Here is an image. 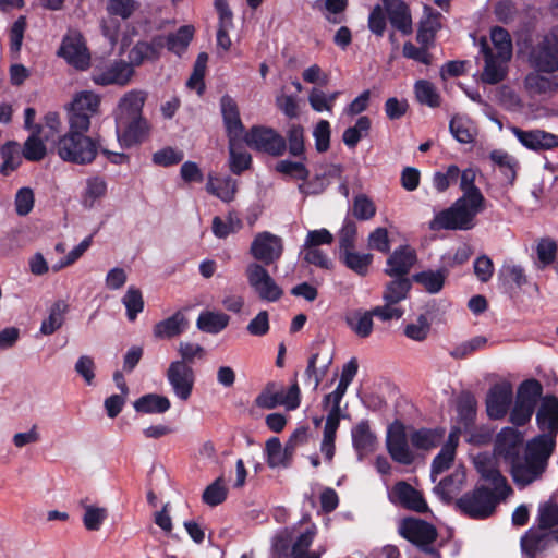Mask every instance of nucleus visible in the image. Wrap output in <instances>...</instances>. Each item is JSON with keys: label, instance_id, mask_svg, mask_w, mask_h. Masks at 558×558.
<instances>
[{"label": "nucleus", "instance_id": "48", "mask_svg": "<svg viewBox=\"0 0 558 558\" xmlns=\"http://www.w3.org/2000/svg\"><path fill=\"white\" fill-rule=\"evenodd\" d=\"M229 140V151H230V170L240 174L251 166V155L242 148L244 140Z\"/></svg>", "mask_w": 558, "mask_h": 558}, {"label": "nucleus", "instance_id": "26", "mask_svg": "<svg viewBox=\"0 0 558 558\" xmlns=\"http://www.w3.org/2000/svg\"><path fill=\"white\" fill-rule=\"evenodd\" d=\"M415 262V251L408 245L400 246L388 257L385 274L390 277H404Z\"/></svg>", "mask_w": 558, "mask_h": 558}, {"label": "nucleus", "instance_id": "17", "mask_svg": "<svg viewBox=\"0 0 558 558\" xmlns=\"http://www.w3.org/2000/svg\"><path fill=\"white\" fill-rule=\"evenodd\" d=\"M536 423L542 432L541 436H548L551 440V449L555 444V436L558 432V398L545 396L536 412Z\"/></svg>", "mask_w": 558, "mask_h": 558}, {"label": "nucleus", "instance_id": "50", "mask_svg": "<svg viewBox=\"0 0 558 558\" xmlns=\"http://www.w3.org/2000/svg\"><path fill=\"white\" fill-rule=\"evenodd\" d=\"M194 36V27L185 25L180 27L175 33L163 36L166 38L165 46L169 51L180 56L185 51Z\"/></svg>", "mask_w": 558, "mask_h": 558}, {"label": "nucleus", "instance_id": "16", "mask_svg": "<svg viewBox=\"0 0 558 558\" xmlns=\"http://www.w3.org/2000/svg\"><path fill=\"white\" fill-rule=\"evenodd\" d=\"M513 388L509 381L494 385L486 397V411L490 418H502L512 401Z\"/></svg>", "mask_w": 558, "mask_h": 558}, {"label": "nucleus", "instance_id": "1", "mask_svg": "<svg viewBox=\"0 0 558 558\" xmlns=\"http://www.w3.org/2000/svg\"><path fill=\"white\" fill-rule=\"evenodd\" d=\"M474 465L482 478L494 486V492L477 487L471 494L461 497L458 500V506L470 517L483 519L489 517L497 504L510 495L512 490L497 468L496 457L478 453L474 457Z\"/></svg>", "mask_w": 558, "mask_h": 558}, {"label": "nucleus", "instance_id": "5", "mask_svg": "<svg viewBox=\"0 0 558 558\" xmlns=\"http://www.w3.org/2000/svg\"><path fill=\"white\" fill-rule=\"evenodd\" d=\"M142 9L138 0H107L106 12L108 19L100 21L101 34L111 43L116 44L120 34L121 23L118 19L126 21L135 17Z\"/></svg>", "mask_w": 558, "mask_h": 558}, {"label": "nucleus", "instance_id": "47", "mask_svg": "<svg viewBox=\"0 0 558 558\" xmlns=\"http://www.w3.org/2000/svg\"><path fill=\"white\" fill-rule=\"evenodd\" d=\"M68 304L64 301H57L49 310V315L41 322L40 332L45 336L54 333L64 323V315Z\"/></svg>", "mask_w": 558, "mask_h": 558}, {"label": "nucleus", "instance_id": "53", "mask_svg": "<svg viewBox=\"0 0 558 558\" xmlns=\"http://www.w3.org/2000/svg\"><path fill=\"white\" fill-rule=\"evenodd\" d=\"M444 430L440 429H420L411 435L413 447L422 450H429L441 444Z\"/></svg>", "mask_w": 558, "mask_h": 558}, {"label": "nucleus", "instance_id": "62", "mask_svg": "<svg viewBox=\"0 0 558 558\" xmlns=\"http://www.w3.org/2000/svg\"><path fill=\"white\" fill-rule=\"evenodd\" d=\"M92 243H93V238L90 235L85 238L84 240H82L76 246H74L66 254V256L64 258H62L59 262H57L56 264H53L51 266V270L53 272H58L71 265H73L74 263H76L86 253V251L90 247Z\"/></svg>", "mask_w": 558, "mask_h": 558}, {"label": "nucleus", "instance_id": "21", "mask_svg": "<svg viewBox=\"0 0 558 558\" xmlns=\"http://www.w3.org/2000/svg\"><path fill=\"white\" fill-rule=\"evenodd\" d=\"M523 437L517 429L512 427H505L497 435L495 456L504 458L505 461L510 462L519 457Z\"/></svg>", "mask_w": 558, "mask_h": 558}, {"label": "nucleus", "instance_id": "36", "mask_svg": "<svg viewBox=\"0 0 558 558\" xmlns=\"http://www.w3.org/2000/svg\"><path fill=\"white\" fill-rule=\"evenodd\" d=\"M134 410L144 414H163L170 407L171 402L168 397L158 393H146L133 403Z\"/></svg>", "mask_w": 558, "mask_h": 558}, {"label": "nucleus", "instance_id": "15", "mask_svg": "<svg viewBox=\"0 0 558 558\" xmlns=\"http://www.w3.org/2000/svg\"><path fill=\"white\" fill-rule=\"evenodd\" d=\"M511 132L519 143L530 150L541 151L558 147V135L544 130H521L513 126Z\"/></svg>", "mask_w": 558, "mask_h": 558}, {"label": "nucleus", "instance_id": "7", "mask_svg": "<svg viewBox=\"0 0 558 558\" xmlns=\"http://www.w3.org/2000/svg\"><path fill=\"white\" fill-rule=\"evenodd\" d=\"M247 283L253 292L264 302H277L283 294V290L270 276L266 267L252 262L245 268Z\"/></svg>", "mask_w": 558, "mask_h": 558}, {"label": "nucleus", "instance_id": "6", "mask_svg": "<svg viewBox=\"0 0 558 558\" xmlns=\"http://www.w3.org/2000/svg\"><path fill=\"white\" fill-rule=\"evenodd\" d=\"M100 96L92 90H82L73 96L68 106L69 128L88 130L90 118L99 111Z\"/></svg>", "mask_w": 558, "mask_h": 558}, {"label": "nucleus", "instance_id": "58", "mask_svg": "<svg viewBox=\"0 0 558 558\" xmlns=\"http://www.w3.org/2000/svg\"><path fill=\"white\" fill-rule=\"evenodd\" d=\"M371 120L366 116L360 117L353 126L348 128L342 135L343 143L353 148L357 143L368 134Z\"/></svg>", "mask_w": 558, "mask_h": 558}, {"label": "nucleus", "instance_id": "30", "mask_svg": "<svg viewBox=\"0 0 558 558\" xmlns=\"http://www.w3.org/2000/svg\"><path fill=\"white\" fill-rule=\"evenodd\" d=\"M459 444V430L452 429L448 435L447 441L444 444L440 452L434 458L432 463V480L436 481V476L444 473L450 468L456 457V449Z\"/></svg>", "mask_w": 558, "mask_h": 558}, {"label": "nucleus", "instance_id": "44", "mask_svg": "<svg viewBox=\"0 0 558 558\" xmlns=\"http://www.w3.org/2000/svg\"><path fill=\"white\" fill-rule=\"evenodd\" d=\"M425 17L420 24L416 39L425 47H429L433 41L437 29L440 27L439 14L430 12V8L425 7Z\"/></svg>", "mask_w": 558, "mask_h": 558}, {"label": "nucleus", "instance_id": "9", "mask_svg": "<svg viewBox=\"0 0 558 558\" xmlns=\"http://www.w3.org/2000/svg\"><path fill=\"white\" fill-rule=\"evenodd\" d=\"M166 377L175 398L183 402L191 398L195 385L192 366L183 361H173L167 369Z\"/></svg>", "mask_w": 558, "mask_h": 558}, {"label": "nucleus", "instance_id": "40", "mask_svg": "<svg viewBox=\"0 0 558 558\" xmlns=\"http://www.w3.org/2000/svg\"><path fill=\"white\" fill-rule=\"evenodd\" d=\"M541 72H531L524 80L525 88L533 95L550 96L558 90V80L547 77Z\"/></svg>", "mask_w": 558, "mask_h": 558}, {"label": "nucleus", "instance_id": "45", "mask_svg": "<svg viewBox=\"0 0 558 558\" xmlns=\"http://www.w3.org/2000/svg\"><path fill=\"white\" fill-rule=\"evenodd\" d=\"M339 256L349 269L360 276L367 275L369 266L373 262V255L371 253H360L354 248L344 251L340 253Z\"/></svg>", "mask_w": 558, "mask_h": 558}, {"label": "nucleus", "instance_id": "42", "mask_svg": "<svg viewBox=\"0 0 558 558\" xmlns=\"http://www.w3.org/2000/svg\"><path fill=\"white\" fill-rule=\"evenodd\" d=\"M62 122L58 113L48 112L41 124L35 125L33 132L44 142L56 143L59 141Z\"/></svg>", "mask_w": 558, "mask_h": 558}, {"label": "nucleus", "instance_id": "19", "mask_svg": "<svg viewBox=\"0 0 558 558\" xmlns=\"http://www.w3.org/2000/svg\"><path fill=\"white\" fill-rule=\"evenodd\" d=\"M133 66L124 61H116L109 65L97 69L93 74V82L97 85H126L133 76Z\"/></svg>", "mask_w": 558, "mask_h": 558}, {"label": "nucleus", "instance_id": "27", "mask_svg": "<svg viewBox=\"0 0 558 558\" xmlns=\"http://www.w3.org/2000/svg\"><path fill=\"white\" fill-rule=\"evenodd\" d=\"M146 100V93L132 89L125 93L119 100L116 111V122L143 118L142 110Z\"/></svg>", "mask_w": 558, "mask_h": 558}, {"label": "nucleus", "instance_id": "18", "mask_svg": "<svg viewBox=\"0 0 558 558\" xmlns=\"http://www.w3.org/2000/svg\"><path fill=\"white\" fill-rule=\"evenodd\" d=\"M529 62L537 72L553 73L558 70V48L547 43L546 36L532 48Z\"/></svg>", "mask_w": 558, "mask_h": 558}, {"label": "nucleus", "instance_id": "34", "mask_svg": "<svg viewBox=\"0 0 558 558\" xmlns=\"http://www.w3.org/2000/svg\"><path fill=\"white\" fill-rule=\"evenodd\" d=\"M82 523L86 531L98 532L109 517V510L105 506L82 501Z\"/></svg>", "mask_w": 558, "mask_h": 558}, {"label": "nucleus", "instance_id": "10", "mask_svg": "<svg viewBox=\"0 0 558 558\" xmlns=\"http://www.w3.org/2000/svg\"><path fill=\"white\" fill-rule=\"evenodd\" d=\"M283 253V240L271 232L257 233L250 246V254L264 266L276 263Z\"/></svg>", "mask_w": 558, "mask_h": 558}, {"label": "nucleus", "instance_id": "52", "mask_svg": "<svg viewBox=\"0 0 558 558\" xmlns=\"http://www.w3.org/2000/svg\"><path fill=\"white\" fill-rule=\"evenodd\" d=\"M241 228L242 220L235 213H229L225 218L216 216L213 219V233L219 239H225Z\"/></svg>", "mask_w": 558, "mask_h": 558}, {"label": "nucleus", "instance_id": "63", "mask_svg": "<svg viewBox=\"0 0 558 558\" xmlns=\"http://www.w3.org/2000/svg\"><path fill=\"white\" fill-rule=\"evenodd\" d=\"M227 495L228 488L226 482L222 477H218L206 487L202 498L206 505L215 507L223 502L227 498Z\"/></svg>", "mask_w": 558, "mask_h": 558}, {"label": "nucleus", "instance_id": "37", "mask_svg": "<svg viewBox=\"0 0 558 558\" xmlns=\"http://www.w3.org/2000/svg\"><path fill=\"white\" fill-rule=\"evenodd\" d=\"M230 322V317L220 311H203L197 317V328L206 333L217 335L221 332Z\"/></svg>", "mask_w": 558, "mask_h": 558}, {"label": "nucleus", "instance_id": "28", "mask_svg": "<svg viewBox=\"0 0 558 558\" xmlns=\"http://www.w3.org/2000/svg\"><path fill=\"white\" fill-rule=\"evenodd\" d=\"M108 183L104 177H88L80 194V202L83 208L93 209L106 197Z\"/></svg>", "mask_w": 558, "mask_h": 558}, {"label": "nucleus", "instance_id": "39", "mask_svg": "<svg viewBox=\"0 0 558 558\" xmlns=\"http://www.w3.org/2000/svg\"><path fill=\"white\" fill-rule=\"evenodd\" d=\"M448 277V269L441 267L440 269H427L417 272L413 276L416 283L421 284L425 291L430 294L439 293Z\"/></svg>", "mask_w": 558, "mask_h": 558}, {"label": "nucleus", "instance_id": "4", "mask_svg": "<svg viewBox=\"0 0 558 558\" xmlns=\"http://www.w3.org/2000/svg\"><path fill=\"white\" fill-rule=\"evenodd\" d=\"M87 131L70 128L69 132L57 142L58 156L68 162L90 163L96 158L97 147L94 141L85 135Z\"/></svg>", "mask_w": 558, "mask_h": 558}, {"label": "nucleus", "instance_id": "24", "mask_svg": "<svg viewBox=\"0 0 558 558\" xmlns=\"http://www.w3.org/2000/svg\"><path fill=\"white\" fill-rule=\"evenodd\" d=\"M351 436L353 448L360 460L377 449L378 440L376 433L372 429L367 421H361L353 426Z\"/></svg>", "mask_w": 558, "mask_h": 558}, {"label": "nucleus", "instance_id": "54", "mask_svg": "<svg viewBox=\"0 0 558 558\" xmlns=\"http://www.w3.org/2000/svg\"><path fill=\"white\" fill-rule=\"evenodd\" d=\"M1 157L3 159V163L0 168V172L3 175H8L10 172L19 168L22 162L23 153L16 142H8L1 148Z\"/></svg>", "mask_w": 558, "mask_h": 558}, {"label": "nucleus", "instance_id": "33", "mask_svg": "<svg viewBox=\"0 0 558 558\" xmlns=\"http://www.w3.org/2000/svg\"><path fill=\"white\" fill-rule=\"evenodd\" d=\"M390 23L403 34L412 32V20L408 7L401 0H383Z\"/></svg>", "mask_w": 558, "mask_h": 558}, {"label": "nucleus", "instance_id": "46", "mask_svg": "<svg viewBox=\"0 0 558 558\" xmlns=\"http://www.w3.org/2000/svg\"><path fill=\"white\" fill-rule=\"evenodd\" d=\"M492 50L496 57L506 59L512 58V39L509 32L500 26H495L490 29Z\"/></svg>", "mask_w": 558, "mask_h": 558}, {"label": "nucleus", "instance_id": "56", "mask_svg": "<svg viewBox=\"0 0 558 558\" xmlns=\"http://www.w3.org/2000/svg\"><path fill=\"white\" fill-rule=\"evenodd\" d=\"M490 160L499 167L504 177L510 183L514 181L519 162L513 156L501 149H496L490 153Z\"/></svg>", "mask_w": 558, "mask_h": 558}, {"label": "nucleus", "instance_id": "2", "mask_svg": "<svg viewBox=\"0 0 558 558\" xmlns=\"http://www.w3.org/2000/svg\"><path fill=\"white\" fill-rule=\"evenodd\" d=\"M551 453V440L548 436H537L526 447L524 457L509 462L514 483L525 487L541 477Z\"/></svg>", "mask_w": 558, "mask_h": 558}, {"label": "nucleus", "instance_id": "55", "mask_svg": "<svg viewBox=\"0 0 558 558\" xmlns=\"http://www.w3.org/2000/svg\"><path fill=\"white\" fill-rule=\"evenodd\" d=\"M411 281L405 277H396L387 283L383 299L386 303H399L408 296Z\"/></svg>", "mask_w": 558, "mask_h": 558}, {"label": "nucleus", "instance_id": "8", "mask_svg": "<svg viewBox=\"0 0 558 558\" xmlns=\"http://www.w3.org/2000/svg\"><path fill=\"white\" fill-rule=\"evenodd\" d=\"M399 533L432 558H440V554L429 546L437 537V531L432 524L420 519L408 518L401 521Z\"/></svg>", "mask_w": 558, "mask_h": 558}, {"label": "nucleus", "instance_id": "31", "mask_svg": "<svg viewBox=\"0 0 558 558\" xmlns=\"http://www.w3.org/2000/svg\"><path fill=\"white\" fill-rule=\"evenodd\" d=\"M166 38L156 36L151 41H138L129 52L131 65H140L146 60H155L165 47Z\"/></svg>", "mask_w": 558, "mask_h": 558}, {"label": "nucleus", "instance_id": "59", "mask_svg": "<svg viewBox=\"0 0 558 558\" xmlns=\"http://www.w3.org/2000/svg\"><path fill=\"white\" fill-rule=\"evenodd\" d=\"M460 169L456 165H449L433 174L432 183L434 189L439 192H446L459 179Z\"/></svg>", "mask_w": 558, "mask_h": 558}, {"label": "nucleus", "instance_id": "32", "mask_svg": "<svg viewBox=\"0 0 558 558\" xmlns=\"http://www.w3.org/2000/svg\"><path fill=\"white\" fill-rule=\"evenodd\" d=\"M206 191L225 203L234 199L238 191V182L230 177L209 174L206 183Z\"/></svg>", "mask_w": 558, "mask_h": 558}, {"label": "nucleus", "instance_id": "61", "mask_svg": "<svg viewBox=\"0 0 558 558\" xmlns=\"http://www.w3.org/2000/svg\"><path fill=\"white\" fill-rule=\"evenodd\" d=\"M122 303L126 310V316L129 320L133 322L137 315L144 310V300L140 289L135 287H129L122 298Z\"/></svg>", "mask_w": 558, "mask_h": 558}, {"label": "nucleus", "instance_id": "51", "mask_svg": "<svg viewBox=\"0 0 558 558\" xmlns=\"http://www.w3.org/2000/svg\"><path fill=\"white\" fill-rule=\"evenodd\" d=\"M350 329L361 338H366L373 330V313L355 311L347 316Z\"/></svg>", "mask_w": 558, "mask_h": 558}, {"label": "nucleus", "instance_id": "22", "mask_svg": "<svg viewBox=\"0 0 558 558\" xmlns=\"http://www.w3.org/2000/svg\"><path fill=\"white\" fill-rule=\"evenodd\" d=\"M220 110L228 138L243 140L244 126L240 118V111L236 101L229 95L220 99Z\"/></svg>", "mask_w": 558, "mask_h": 558}, {"label": "nucleus", "instance_id": "23", "mask_svg": "<svg viewBox=\"0 0 558 558\" xmlns=\"http://www.w3.org/2000/svg\"><path fill=\"white\" fill-rule=\"evenodd\" d=\"M387 449L391 458L398 463L410 464L414 460L405 433L400 426H392L388 429Z\"/></svg>", "mask_w": 558, "mask_h": 558}, {"label": "nucleus", "instance_id": "41", "mask_svg": "<svg viewBox=\"0 0 558 558\" xmlns=\"http://www.w3.org/2000/svg\"><path fill=\"white\" fill-rule=\"evenodd\" d=\"M465 477V469L458 465L448 477L438 483L435 489L444 499H451L463 488Z\"/></svg>", "mask_w": 558, "mask_h": 558}, {"label": "nucleus", "instance_id": "35", "mask_svg": "<svg viewBox=\"0 0 558 558\" xmlns=\"http://www.w3.org/2000/svg\"><path fill=\"white\" fill-rule=\"evenodd\" d=\"M265 453L268 465L275 469L288 466L294 452L291 450V445L287 444L282 447L279 438L272 437L266 442Z\"/></svg>", "mask_w": 558, "mask_h": 558}, {"label": "nucleus", "instance_id": "14", "mask_svg": "<svg viewBox=\"0 0 558 558\" xmlns=\"http://www.w3.org/2000/svg\"><path fill=\"white\" fill-rule=\"evenodd\" d=\"M59 53L68 63L78 70H85L89 66L90 56L88 49L82 34L76 31H70L66 34Z\"/></svg>", "mask_w": 558, "mask_h": 558}, {"label": "nucleus", "instance_id": "12", "mask_svg": "<svg viewBox=\"0 0 558 558\" xmlns=\"http://www.w3.org/2000/svg\"><path fill=\"white\" fill-rule=\"evenodd\" d=\"M478 45L484 60L481 82L490 85L501 82L508 73V63L510 62V59L496 57L485 37L480 39Z\"/></svg>", "mask_w": 558, "mask_h": 558}, {"label": "nucleus", "instance_id": "38", "mask_svg": "<svg viewBox=\"0 0 558 558\" xmlns=\"http://www.w3.org/2000/svg\"><path fill=\"white\" fill-rule=\"evenodd\" d=\"M187 327L184 314L177 312L172 316L157 323L154 327V336L158 339H169L182 333Z\"/></svg>", "mask_w": 558, "mask_h": 558}, {"label": "nucleus", "instance_id": "60", "mask_svg": "<svg viewBox=\"0 0 558 558\" xmlns=\"http://www.w3.org/2000/svg\"><path fill=\"white\" fill-rule=\"evenodd\" d=\"M415 96L420 104L435 108L440 105V96L436 87L428 81L420 80L414 85Z\"/></svg>", "mask_w": 558, "mask_h": 558}, {"label": "nucleus", "instance_id": "49", "mask_svg": "<svg viewBox=\"0 0 558 558\" xmlns=\"http://www.w3.org/2000/svg\"><path fill=\"white\" fill-rule=\"evenodd\" d=\"M315 534L316 527L314 525H310L298 535L291 548L292 558H319V554L307 551L308 547L313 543Z\"/></svg>", "mask_w": 558, "mask_h": 558}, {"label": "nucleus", "instance_id": "29", "mask_svg": "<svg viewBox=\"0 0 558 558\" xmlns=\"http://www.w3.org/2000/svg\"><path fill=\"white\" fill-rule=\"evenodd\" d=\"M553 539L558 542V531L530 529L521 538V547L529 558H535L537 554L548 547Z\"/></svg>", "mask_w": 558, "mask_h": 558}, {"label": "nucleus", "instance_id": "13", "mask_svg": "<svg viewBox=\"0 0 558 558\" xmlns=\"http://www.w3.org/2000/svg\"><path fill=\"white\" fill-rule=\"evenodd\" d=\"M150 129L149 122L144 117L116 122L117 137L123 148L144 143L149 137Z\"/></svg>", "mask_w": 558, "mask_h": 558}, {"label": "nucleus", "instance_id": "25", "mask_svg": "<svg viewBox=\"0 0 558 558\" xmlns=\"http://www.w3.org/2000/svg\"><path fill=\"white\" fill-rule=\"evenodd\" d=\"M389 499L393 504L401 505L408 509L424 512L427 505L421 494L405 482H399L388 493Z\"/></svg>", "mask_w": 558, "mask_h": 558}, {"label": "nucleus", "instance_id": "57", "mask_svg": "<svg viewBox=\"0 0 558 558\" xmlns=\"http://www.w3.org/2000/svg\"><path fill=\"white\" fill-rule=\"evenodd\" d=\"M340 92L327 94L319 88H313L308 94L311 108L316 112H332V108Z\"/></svg>", "mask_w": 558, "mask_h": 558}, {"label": "nucleus", "instance_id": "64", "mask_svg": "<svg viewBox=\"0 0 558 558\" xmlns=\"http://www.w3.org/2000/svg\"><path fill=\"white\" fill-rule=\"evenodd\" d=\"M430 331V323L426 315L421 314L412 323H409L404 327V335L417 342H422L427 339Z\"/></svg>", "mask_w": 558, "mask_h": 558}, {"label": "nucleus", "instance_id": "3", "mask_svg": "<svg viewBox=\"0 0 558 558\" xmlns=\"http://www.w3.org/2000/svg\"><path fill=\"white\" fill-rule=\"evenodd\" d=\"M485 208V198L478 195H462L449 208L435 215L429 222L430 230H470L475 217Z\"/></svg>", "mask_w": 558, "mask_h": 558}, {"label": "nucleus", "instance_id": "20", "mask_svg": "<svg viewBox=\"0 0 558 558\" xmlns=\"http://www.w3.org/2000/svg\"><path fill=\"white\" fill-rule=\"evenodd\" d=\"M332 363V353L328 349H320L312 354L305 369V383L316 390L328 373Z\"/></svg>", "mask_w": 558, "mask_h": 558}, {"label": "nucleus", "instance_id": "11", "mask_svg": "<svg viewBox=\"0 0 558 558\" xmlns=\"http://www.w3.org/2000/svg\"><path fill=\"white\" fill-rule=\"evenodd\" d=\"M243 140L250 147L274 156L281 155L286 149L283 137L272 129L265 126H253L243 134Z\"/></svg>", "mask_w": 558, "mask_h": 558}, {"label": "nucleus", "instance_id": "43", "mask_svg": "<svg viewBox=\"0 0 558 558\" xmlns=\"http://www.w3.org/2000/svg\"><path fill=\"white\" fill-rule=\"evenodd\" d=\"M452 136L462 144L472 143L476 135V128L472 120L465 116H454L449 124Z\"/></svg>", "mask_w": 558, "mask_h": 558}]
</instances>
